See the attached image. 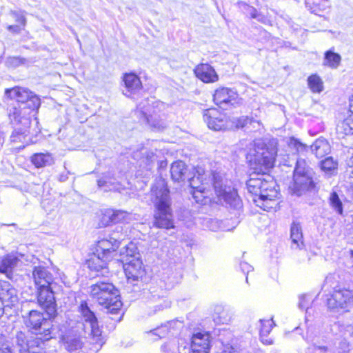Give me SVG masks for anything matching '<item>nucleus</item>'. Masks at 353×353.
<instances>
[{
  "instance_id": "37998d69",
  "label": "nucleus",
  "mask_w": 353,
  "mask_h": 353,
  "mask_svg": "<svg viewBox=\"0 0 353 353\" xmlns=\"http://www.w3.org/2000/svg\"><path fill=\"white\" fill-rule=\"evenodd\" d=\"M0 353H14L10 345L8 344V340L6 336L0 330Z\"/></svg>"
},
{
  "instance_id": "f8f14e48",
  "label": "nucleus",
  "mask_w": 353,
  "mask_h": 353,
  "mask_svg": "<svg viewBox=\"0 0 353 353\" xmlns=\"http://www.w3.org/2000/svg\"><path fill=\"white\" fill-rule=\"evenodd\" d=\"M123 239V234L120 230L113 232L109 239H102L97 243L96 250L99 255L106 259H112V253L119 248L121 241Z\"/></svg>"
},
{
  "instance_id": "c756f323",
  "label": "nucleus",
  "mask_w": 353,
  "mask_h": 353,
  "mask_svg": "<svg viewBox=\"0 0 353 353\" xmlns=\"http://www.w3.org/2000/svg\"><path fill=\"white\" fill-rule=\"evenodd\" d=\"M109 259H106L105 258L102 257V255H99L97 253V255H94L90 260L88 261V267L91 270H94L97 272L99 270L103 271L104 273H107V261H109Z\"/></svg>"
},
{
  "instance_id": "13d9d810",
  "label": "nucleus",
  "mask_w": 353,
  "mask_h": 353,
  "mask_svg": "<svg viewBox=\"0 0 353 353\" xmlns=\"http://www.w3.org/2000/svg\"><path fill=\"white\" fill-rule=\"evenodd\" d=\"M252 11H253V12H252V13H251V14H252V18H256V14H255V12H256V10H255V9H254V8H252Z\"/></svg>"
},
{
  "instance_id": "393cba45",
  "label": "nucleus",
  "mask_w": 353,
  "mask_h": 353,
  "mask_svg": "<svg viewBox=\"0 0 353 353\" xmlns=\"http://www.w3.org/2000/svg\"><path fill=\"white\" fill-rule=\"evenodd\" d=\"M310 150L317 158H321L330 153V145L325 139H318L311 145Z\"/></svg>"
},
{
  "instance_id": "c9c22d12",
  "label": "nucleus",
  "mask_w": 353,
  "mask_h": 353,
  "mask_svg": "<svg viewBox=\"0 0 353 353\" xmlns=\"http://www.w3.org/2000/svg\"><path fill=\"white\" fill-rule=\"evenodd\" d=\"M341 61V57L339 54L332 50H327L325 52V57L323 64L331 68H336Z\"/></svg>"
},
{
  "instance_id": "a19ab883",
  "label": "nucleus",
  "mask_w": 353,
  "mask_h": 353,
  "mask_svg": "<svg viewBox=\"0 0 353 353\" xmlns=\"http://www.w3.org/2000/svg\"><path fill=\"white\" fill-rule=\"evenodd\" d=\"M330 201L332 207L335 210L336 212L339 214H342L343 212V205L342 203L338 196V194L333 192L331 193L330 196Z\"/></svg>"
},
{
  "instance_id": "864d4df0",
  "label": "nucleus",
  "mask_w": 353,
  "mask_h": 353,
  "mask_svg": "<svg viewBox=\"0 0 353 353\" xmlns=\"http://www.w3.org/2000/svg\"><path fill=\"white\" fill-rule=\"evenodd\" d=\"M347 165L350 168H353V155L347 160ZM350 176L353 179V168L349 171Z\"/></svg>"
},
{
  "instance_id": "aec40b11",
  "label": "nucleus",
  "mask_w": 353,
  "mask_h": 353,
  "mask_svg": "<svg viewBox=\"0 0 353 353\" xmlns=\"http://www.w3.org/2000/svg\"><path fill=\"white\" fill-rule=\"evenodd\" d=\"M191 347L193 353H209L210 335L208 332H196L192 337Z\"/></svg>"
},
{
  "instance_id": "ddd939ff",
  "label": "nucleus",
  "mask_w": 353,
  "mask_h": 353,
  "mask_svg": "<svg viewBox=\"0 0 353 353\" xmlns=\"http://www.w3.org/2000/svg\"><path fill=\"white\" fill-rule=\"evenodd\" d=\"M37 300L49 318H53L57 314V303L54 295L52 285L38 288Z\"/></svg>"
},
{
  "instance_id": "a18cd8bd",
  "label": "nucleus",
  "mask_w": 353,
  "mask_h": 353,
  "mask_svg": "<svg viewBox=\"0 0 353 353\" xmlns=\"http://www.w3.org/2000/svg\"><path fill=\"white\" fill-rule=\"evenodd\" d=\"M252 122H254V120L252 118H249L247 116H242L237 119L234 125L236 128H243L247 126L248 124H252Z\"/></svg>"
},
{
  "instance_id": "20e7f679",
  "label": "nucleus",
  "mask_w": 353,
  "mask_h": 353,
  "mask_svg": "<svg viewBox=\"0 0 353 353\" xmlns=\"http://www.w3.org/2000/svg\"><path fill=\"white\" fill-rule=\"evenodd\" d=\"M90 295L101 305H104L107 312L117 314L122 306L119 290L106 281H98L90 286Z\"/></svg>"
},
{
  "instance_id": "09e8293b",
  "label": "nucleus",
  "mask_w": 353,
  "mask_h": 353,
  "mask_svg": "<svg viewBox=\"0 0 353 353\" xmlns=\"http://www.w3.org/2000/svg\"><path fill=\"white\" fill-rule=\"evenodd\" d=\"M339 353H348L349 352V344L346 340H342L339 343Z\"/></svg>"
},
{
  "instance_id": "680f3d73",
  "label": "nucleus",
  "mask_w": 353,
  "mask_h": 353,
  "mask_svg": "<svg viewBox=\"0 0 353 353\" xmlns=\"http://www.w3.org/2000/svg\"><path fill=\"white\" fill-rule=\"evenodd\" d=\"M351 259L353 261V250H351Z\"/></svg>"
},
{
  "instance_id": "dca6fc26",
  "label": "nucleus",
  "mask_w": 353,
  "mask_h": 353,
  "mask_svg": "<svg viewBox=\"0 0 353 353\" xmlns=\"http://www.w3.org/2000/svg\"><path fill=\"white\" fill-rule=\"evenodd\" d=\"M144 299L148 307H152L153 303L159 302V304L154 305V314L158 311L163 310L165 308L170 307V301L164 296V292L159 288H152L149 290L144 292Z\"/></svg>"
},
{
  "instance_id": "bb28decb",
  "label": "nucleus",
  "mask_w": 353,
  "mask_h": 353,
  "mask_svg": "<svg viewBox=\"0 0 353 353\" xmlns=\"http://www.w3.org/2000/svg\"><path fill=\"white\" fill-rule=\"evenodd\" d=\"M32 163L37 168L51 165L54 163V159L51 154L37 153L31 157Z\"/></svg>"
},
{
  "instance_id": "6e6552de",
  "label": "nucleus",
  "mask_w": 353,
  "mask_h": 353,
  "mask_svg": "<svg viewBox=\"0 0 353 353\" xmlns=\"http://www.w3.org/2000/svg\"><path fill=\"white\" fill-rule=\"evenodd\" d=\"M327 305L333 312H349L353 307V291L345 288L334 289L327 300Z\"/></svg>"
},
{
  "instance_id": "412c9836",
  "label": "nucleus",
  "mask_w": 353,
  "mask_h": 353,
  "mask_svg": "<svg viewBox=\"0 0 353 353\" xmlns=\"http://www.w3.org/2000/svg\"><path fill=\"white\" fill-rule=\"evenodd\" d=\"M171 177L176 182L185 181L186 179L190 183L191 179L194 175L189 171L185 163L182 161H177L171 165Z\"/></svg>"
},
{
  "instance_id": "ea45409f",
  "label": "nucleus",
  "mask_w": 353,
  "mask_h": 353,
  "mask_svg": "<svg viewBox=\"0 0 353 353\" xmlns=\"http://www.w3.org/2000/svg\"><path fill=\"white\" fill-rule=\"evenodd\" d=\"M288 143L290 148L295 150L298 153H302L305 151H307L308 149L307 145L301 143L299 140L294 137L290 138Z\"/></svg>"
},
{
  "instance_id": "a211bd4d",
  "label": "nucleus",
  "mask_w": 353,
  "mask_h": 353,
  "mask_svg": "<svg viewBox=\"0 0 353 353\" xmlns=\"http://www.w3.org/2000/svg\"><path fill=\"white\" fill-rule=\"evenodd\" d=\"M315 188L314 176H303L301 177L293 176V181L289 186V190L292 194L301 196L307 192L312 191Z\"/></svg>"
},
{
  "instance_id": "bf43d9fd",
  "label": "nucleus",
  "mask_w": 353,
  "mask_h": 353,
  "mask_svg": "<svg viewBox=\"0 0 353 353\" xmlns=\"http://www.w3.org/2000/svg\"><path fill=\"white\" fill-rule=\"evenodd\" d=\"M156 304H159V302H156ZM154 305H155V303H153L152 307H148L149 308L152 310V313H154Z\"/></svg>"
},
{
  "instance_id": "603ef678",
  "label": "nucleus",
  "mask_w": 353,
  "mask_h": 353,
  "mask_svg": "<svg viewBox=\"0 0 353 353\" xmlns=\"http://www.w3.org/2000/svg\"><path fill=\"white\" fill-rule=\"evenodd\" d=\"M306 299H307V296L305 295H302L300 296L299 307L301 309L306 308L307 310V305L305 304Z\"/></svg>"
},
{
  "instance_id": "69168bd1",
  "label": "nucleus",
  "mask_w": 353,
  "mask_h": 353,
  "mask_svg": "<svg viewBox=\"0 0 353 353\" xmlns=\"http://www.w3.org/2000/svg\"><path fill=\"white\" fill-rule=\"evenodd\" d=\"M246 282L248 283V276H246Z\"/></svg>"
},
{
  "instance_id": "e2e57ef3",
  "label": "nucleus",
  "mask_w": 353,
  "mask_h": 353,
  "mask_svg": "<svg viewBox=\"0 0 353 353\" xmlns=\"http://www.w3.org/2000/svg\"><path fill=\"white\" fill-rule=\"evenodd\" d=\"M316 9L312 10V12L316 13Z\"/></svg>"
},
{
  "instance_id": "4468645a",
  "label": "nucleus",
  "mask_w": 353,
  "mask_h": 353,
  "mask_svg": "<svg viewBox=\"0 0 353 353\" xmlns=\"http://www.w3.org/2000/svg\"><path fill=\"white\" fill-rule=\"evenodd\" d=\"M213 100L216 105L221 108H223L225 105L236 106L243 103V99L239 97L236 92L225 87L215 90Z\"/></svg>"
},
{
  "instance_id": "7c9ffc66",
  "label": "nucleus",
  "mask_w": 353,
  "mask_h": 353,
  "mask_svg": "<svg viewBox=\"0 0 353 353\" xmlns=\"http://www.w3.org/2000/svg\"><path fill=\"white\" fill-rule=\"evenodd\" d=\"M105 216H108L110 222H129L131 220V214L123 210H110L106 212Z\"/></svg>"
},
{
  "instance_id": "f257e3e1",
  "label": "nucleus",
  "mask_w": 353,
  "mask_h": 353,
  "mask_svg": "<svg viewBox=\"0 0 353 353\" xmlns=\"http://www.w3.org/2000/svg\"><path fill=\"white\" fill-rule=\"evenodd\" d=\"M277 154V141L272 139L267 141L257 139L254 143L253 150L248 159L253 173L247 181L248 190L253 195L256 205L268 211L276 208L279 192L276 182L268 174L274 165Z\"/></svg>"
},
{
  "instance_id": "49530a36",
  "label": "nucleus",
  "mask_w": 353,
  "mask_h": 353,
  "mask_svg": "<svg viewBox=\"0 0 353 353\" xmlns=\"http://www.w3.org/2000/svg\"><path fill=\"white\" fill-rule=\"evenodd\" d=\"M176 321H171L168 322L167 325H163L159 328H157L156 330H154L153 331H151L150 332L153 334L158 335L159 338L163 337L165 334L167 333L168 330V325H171L172 324L176 323Z\"/></svg>"
},
{
  "instance_id": "f03ea898",
  "label": "nucleus",
  "mask_w": 353,
  "mask_h": 353,
  "mask_svg": "<svg viewBox=\"0 0 353 353\" xmlns=\"http://www.w3.org/2000/svg\"><path fill=\"white\" fill-rule=\"evenodd\" d=\"M5 94L16 103L8 110V117L14 125L11 136L13 141H23L30 134L32 114L41 105L39 97L32 92L21 87L6 89Z\"/></svg>"
},
{
  "instance_id": "f704fd0d",
  "label": "nucleus",
  "mask_w": 353,
  "mask_h": 353,
  "mask_svg": "<svg viewBox=\"0 0 353 353\" xmlns=\"http://www.w3.org/2000/svg\"><path fill=\"white\" fill-rule=\"evenodd\" d=\"M0 298L5 307L12 306L18 302V296L14 289H9L5 292L3 289L0 288Z\"/></svg>"
},
{
  "instance_id": "4be33fe9",
  "label": "nucleus",
  "mask_w": 353,
  "mask_h": 353,
  "mask_svg": "<svg viewBox=\"0 0 353 353\" xmlns=\"http://www.w3.org/2000/svg\"><path fill=\"white\" fill-rule=\"evenodd\" d=\"M194 71L196 77L204 83H214L219 80L215 70L208 63L199 64Z\"/></svg>"
},
{
  "instance_id": "4d7b16f0",
  "label": "nucleus",
  "mask_w": 353,
  "mask_h": 353,
  "mask_svg": "<svg viewBox=\"0 0 353 353\" xmlns=\"http://www.w3.org/2000/svg\"><path fill=\"white\" fill-rule=\"evenodd\" d=\"M166 165H166V162H165V161H161V163H160V165H159V166H160L161 168H164V167H165Z\"/></svg>"
},
{
  "instance_id": "5701e85b",
  "label": "nucleus",
  "mask_w": 353,
  "mask_h": 353,
  "mask_svg": "<svg viewBox=\"0 0 353 353\" xmlns=\"http://www.w3.org/2000/svg\"><path fill=\"white\" fill-rule=\"evenodd\" d=\"M32 275L37 288L48 287L54 284L52 274L43 267H35Z\"/></svg>"
},
{
  "instance_id": "9b49d317",
  "label": "nucleus",
  "mask_w": 353,
  "mask_h": 353,
  "mask_svg": "<svg viewBox=\"0 0 353 353\" xmlns=\"http://www.w3.org/2000/svg\"><path fill=\"white\" fill-rule=\"evenodd\" d=\"M203 120L208 127L214 131L225 130L233 127V123H229L227 116L216 108L205 110Z\"/></svg>"
},
{
  "instance_id": "5fc2aeb1",
  "label": "nucleus",
  "mask_w": 353,
  "mask_h": 353,
  "mask_svg": "<svg viewBox=\"0 0 353 353\" xmlns=\"http://www.w3.org/2000/svg\"><path fill=\"white\" fill-rule=\"evenodd\" d=\"M251 125H253L254 128L259 130L261 124L260 123V122L254 121V122H252Z\"/></svg>"
},
{
  "instance_id": "a878e982",
  "label": "nucleus",
  "mask_w": 353,
  "mask_h": 353,
  "mask_svg": "<svg viewBox=\"0 0 353 353\" xmlns=\"http://www.w3.org/2000/svg\"><path fill=\"white\" fill-rule=\"evenodd\" d=\"M97 185L99 188L104 191H119L121 189V184L109 174L99 179L97 181Z\"/></svg>"
},
{
  "instance_id": "6e6d98bb",
  "label": "nucleus",
  "mask_w": 353,
  "mask_h": 353,
  "mask_svg": "<svg viewBox=\"0 0 353 353\" xmlns=\"http://www.w3.org/2000/svg\"><path fill=\"white\" fill-rule=\"evenodd\" d=\"M261 340H262V342L265 344H268V345H270V344H272V340L271 339H263V336L261 337Z\"/></svg>"
},
{
  "instance_id": "423d86ee",
  "label": "nucleus",
  "mask_w": 353,
  "mask_h": 353,
  "mask_svg": "<svg viewBox=\"0 0 353 353\" xmlns=\"http://www.w3.org/2000/svg\"><path fill=\"white\" fill-rule=\"evenodd\" d=\"M79 310L83 321L84 332L88 334L90 342L95 344V347L98 350L102 346L103 341L97 319L86 302L81 303Z\"/></svg>"
},
{
  "instance_id": "473e14b6",
  "label": "nucleus",
  "mask_w": 353,
  "mask_h": 353,
  "mask_svg": "<svg viewBox=\"0 0 353 353\" xmlns=\"http://www.w3.org/2000/svg\"><path fill=\"white\" fill-rule=\"evenodd\" d=\"M316 335L314 334L312 329L308 328L306 332V336L305 340L307 343H312L314 346V351L315 353H334L332 350L325 345H319L315 342V338Z\"/></svg>"
},
{
  "instance_id": "cd10ccee",
  "label": "nucleus",
  "mask_w": 353,
  "mask_h": 353,
  "mask_svg": "<svg viewBox=\"0 0 353 353\" xmlns=\"http://www.w3.org/2000/svg\"><path fill=\"white\" fill-rule=\"evenodd\" d=\"M307 175L314 176L313 169L307 164L304 159L299 158L296 160L294 170L293 176H305Z\"/></svg>"
},
{
  "instance_id": "4c0bfd02",
  "label": "nucleus",
  "mask_w": 353,
  "mask_h": 353,
  "mask_svg": "<svg viewBox=\"0 0 353 353\" xmlns=\"http://www.w3.org/2000/svg\"><path fill=\"white\" fill-rule=\"evenodd\" d=\"M338 163L332 157H327L321 162V168L326 174H333L337 169Z\"/></svg>"
},
{
  "instance_id": "0e129e2a",
  "label": "nucleus",
  "mask_w": 353,
  "mask_h": 353,
  "mask_svg": "<svg viewBox=\"0 0 353 353\" xmlns=\"http://www.w3.org/2000/svg\"><path fill=\"white\" fill-rule=\"evenodd\" d=\"M325 6H323L322 8H321V10H325Z\"/></svg>"
},
{
  "instance_id": "e433bc0d",
  "label": "nucleus",
  "mask_w": 353,
  "mask_h": 353,
  "mask_svg": "<svg viewBox=\"0 0 353 353\" xmlns=\"http://www.w3.org/2000/svg\"><path fill=\"white\" fill-rule=\"evenodd\" d=\"M307 84L312 92L319 93L323 90V81L317 74L310 75L307 79Z\"/></svg>"
},
{
  "instance_id": "2f4dec72",
  "label": "nucleus",
  "mask_w": 353,
  "mask_h": 353,
  "mask_svg": "<svg viewBox=\"0 0 353 353\" xmlns=\"http://www.w3.org/2000/svg\"><path fill=\"white\" fill-rule=\"evenodd\" d=\"M19 259L14 254H8L4 257L0 262V272L10 273L12 270L17 265Z\"/></svg>"
},
{
  "instance_id": "3c124183",
  "label": "nucleus",
  "mask_w": 353,
  "mask_h": 353,
  "mask_svg": "<svg viewBox=\"0 0 353 353\" xmlns=\"http://www.w3.org/2000/svg\"><path fill=\"white\" fill-rule=\"evenodd\" d=\"M240 267L241 270L246 274H248V272L252 270V266L246 262H241Z\"/></svg>"
},
{
  "instance_id": "1a4fd4ad",
  "label": "nucleus",
  "mask_w": 353,
  "mask_h": 353,
  "mask_svg": "<svg viewBox=\"0 0 353 353\" xmlns=\"http://www.w3.org/2000/svg\"><path fill=\"white\" fill-rule=\"evenodd\" d=\"M205 175V171L201 168H198L190 181V185L193 189L192 194L196 203H205L206 199L210 196V179H207Z\"/></svg>"
},
{
  "instance_id": "f3484780",
  "label": "nucleus",
  "mask_w": 353,
  "mask_h": 353,
  "mask_svg": "<svg viewBox=\"0 0 353 353\" xmlns=\"http://www.w3.org/2000/svg\"><path fill=\"white\" fill-rule=\"evenodd\" d=\"M146 103H148V99L141 102L138 105V109L140 110V120L143 123L148 124L154 131H161L165 129L166 127L165 122L159 115L148 114V109L145 107Z\"/></svg>"
},
{
  "instance_id": "39448f33",
  "label": "nucleus",
  "mask_w": 353,
  "mask_h": 353,
  "mask_svg": "<svg viewBox=\"0 0 353 353\" xmlns=\"http://www.w3.org/2000/svg\"><path fill=\"white\" fill-rule=\"evenodd\" d=\"M211 181H213L214 190L219 203L232 208L241 207L240 198L230 181L224 179L219 174H214Z\"/></svg>"
},
{
  "instance_id": "b1692460",
  "label": "nucleus",
  "mask_w": 353,
  "mask_h": 353,
  "mask_svg": "<svg viewBox=\"0 0 353 353\" xmlns=\"http://www.w3.org/2000/svg\"><path fill=\"white\" fill-rule=\"evenodd\" d=\"M123 81L127 91L130 93L139 91L142 88L139 77L134 73L125 74Z\"/></svg>"
},
{
  "instance_id": "58836bf2",
  "label": "nucleus",
  "mask_w": 353,
  "mask_h": 353,
  "mask_svg": "<svg viewBox=\"0 0 353 353\" xmlns=\"http://www.w3.org/2000/svg\"><path fill=\"white\" fill-rule=\"evenodd\" d=\"M336 132L341 137H343L345 135H353L350 127V119H344L340 122L336 126Z\"/></svg>"
},
{
  "instance_id": "6ab92c4d",
  "label": "nucleus",
  "mask_w": 353,
  "mask_h": 353,
  "mask_svg": "<svg viewBox=\"0 0 353 353\" xmlns=\"http://www.w3.org/2000/svg\"><path fill=\"white\" fill-rule=\"evenodd\" d=\"M124 270L128 280L138 281L145 275V270L140 258L127 259Z\"/></svg>"
},
{
  "instance_id": "72a5a7b5",
  "label": "nucleus",
  "mask_w": 353,
  "mask_h": 353,
  "mask_svg": "<svg viewBox=\"0 0 353 353\" xmlns=\"http://www.w3.org/2000/svg\"><path fill=\"white\" fill-rule=\"evenodd\" d=\"M63 340L65 349L70 352L81 349L83 345L79 336H67Z\"/></svg>"
},
{
  "instance_id": "8fccbe9b",
  "label": "nucleus",
  "mask_w": 353,
  "mask_h": 353,
  "mask_svg": "<svg viewBox=\"0 0 353 353\" xmlns=\"http://www.w3.org/2000/svg\"><path fill=\"white\" fill-rule=\"evenodd\" d=\"M24 27L25 26H22L21 25L16 24V25L8 26L7 28L10 32H12L16 33V34H19L21 32L22 30L24 29Z\"/></svg>"
},
{
  "instance_id": "0eeeda50",
  "label": "nucleus",
  "mask_w": 353,
  "mask_h": 353,
  "mask_svg": "<svg viewBox=\"0 0 353 353\" xmlns=\"http://www.w3.org/2000/svg\"><path fill=\"white\" fill-rule=\"evenodd\" d=\"M25 323L28 327L34 331V334L28 332L35 337H42L45 341L52 338V321L50 319L45 318L41 312L36 310L30 311L28 315L25 317Z\"/></svg>"
},
{
  "instance_id": "7ed1b4c3",
  "label": "nucleus",
  "mask_w": 353,
  "mask_h": 353,
  "mask_svg": "<svg viewBox=\"0 0 353 353\" xmlns=\"http://www.w3.org/2000/svg\"><path fill=\"white\" fill-rule=\"evenodd\" d=\"M152 196L156 208L154 225L165 229L174 228L169 190L163 180L159 179L152 188Z\"/></svg>"
},
{
  "instance_id": "de8ad7c7",
  "label": "nucleus",
  "mask_w": 353,
  "mask_h": 353,
  "mask_svg": "<svg viewBox=\"0 0 353 353\" xmlns=\"http://www.w3.org/2000/svg\"><path fill=\"white\" fill-rule=\"evenodd\" d=\"M11 14L19 25L26 26V19L22 12H12Z\"/></svg>"
},
{
  "instance_id": "c03bdc74",
  "label": "nucleus",
  "mask_w": 353,
  "mask_h": 353,
  "mask_svg": "<svg viewBox=\"0 0 353 353\" xmlns=\"http://www.w3.org/2000/svg\"><path fill=\"white\" fill-rule=\"evenodd\" d=\"M126 256L128 259L140 258V254L137 250V248L134 243H129L126 246Z\"/></svg>"
},
{
  "instance_id": "79ce46f5",
  "label": "nucleus",
  "mask_w": 353,
  "mask_h": 353,
  "mask_svg": "<svg viewBox=\"0 0 353 353\" xmlns=\"http://www.w3.org/2000/svg\"><path fill=\"white\" fill-rule=\"evenodd\" d=\"M261 327V337L267 336L273 327L274 324L272 319L271 320H260Z\"/></svg>"
},
{
  "instance_id": "9d476101",
  "label": "nucleus",
  "mask_w": 353,
  "mask_h": 353,
  "mask_svg": "<svg viewBox=\"0 0 353 353\" xmlns=\"http://www.w3.org/2000/svg\"><path fill=\"white\" fill-rule=\"evenodd\" d=\"M42 337H35L29 332H17L14 343L19 349V353H41L39 347L43 344Z\"/></svg>"
},
{
  "instance_id": "2eb2a0df",
  "label": "nucleus",
  "mask_w": 353,
  "mask_h": 353,
  "mask_svg": "<svg viewBox=\"0 0 353 353\" xmlns=\"http://www.w3.org/2000/svg\"><path fill=\"white\" fill-rule=\"evenodd\" d=\"M290 238L292 239L291 247L292 249H299L297 261L299 263H304L309 261L310 258L309 253L303 250L304 247L301 227L299 223H293L291 226Z\"/></svg>"
},
{
  "instance_id": "c85d7f7f",
  "label": "nucleus",
  "mask_w": 353,
  "mask_h": 353,
  "mask_svg": "<svg viewBox=\"0 0 353 353\" xmlns=\"http://www.w3.org/2000/svg\"><path fill=\"white\" fill-rule=\"evenodd\" d=\"M213 321L216 324H227L231 320L230 312L222 305H216L212 314Z\"/></svg>"
},
{
  "instance_id": "052dcab7",
  "label": "nucleus",
  "mask_w": 353,
  "mask_h": 353,
  "mask_svg": "<svg viewBox=\"0 0 353 353\" xmlns=\"http://www.w3.org/2000/svg\"><path fill=\"white\" fill-rule=\"evenodd\" d=\"M66 179V177L61 176L60 180L61 181H65Z\"/></svg>"
}]
</instances>
